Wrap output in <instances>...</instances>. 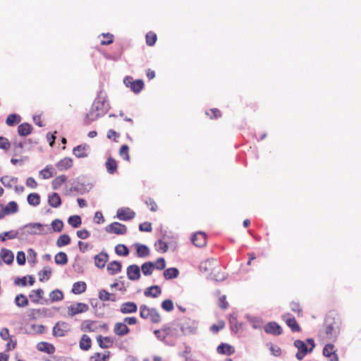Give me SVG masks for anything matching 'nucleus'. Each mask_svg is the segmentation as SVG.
Wrapping results in <instances>:
<instances>
[{"instance_id":"nucleus-46","label":"nucleus","mask_w":361,"mask_h":361,"mask_svg":"<svg viewBox=\"0 0 361 361\" xmlns=\"http://www.w3.org/2000/svg\"><path fill=\"white\" fill-rule=\"evenodd\" d=\"M67 177L65 175H60L55 178L51 182V186L54 190H58L63 183H66Z\"/></svg>"},{"instance_id":"nucleus-6","label":"nucleus","mask_w":361,"mask_h":361,"mask_svg":"<svg viewBox=\"0 0 361 361\" xmlns=\"http://www.w3.org/2000/svg\"><path fill=\"white\" fill-rule=\"evenodd\" d=\"M44 290L42 288H38L37 290H32L28 297L31 302L35 304L48 305L49 303V300L48 299L44 298Z\"/></svg>"},{"instance_id":"nucleus-63","label":"nucleus","mask_w":361,"mask_h":361,"mask_svg":"<svg viewBox=\"0 0 361 361\" xmlns=\"http://www.w3.org/2000/svg\"><path fill=\"white\" fill-rule=\"evenodd\" d=\"M16 261L18 265L23 266L26 262L25 254L23 251H18L16 256Z\"/></svg>"},{"instance_id":"nucleus-45","label":"nucleus","mask_w":361,"mask_h":361,"mask_svg":"<svg viewBox=\"0 0 361 361\" xmlns=\"http://www.w3.org/2000/svg\"><path fill=\"white\" fill-rule=\"evenodd\" d=\"M54 261L58 265H65L68 261V256L66 252H59L55 255Z\"/></svg>"},{"instance_id":"nucleus-40","label":"nucleus","mask_w":361,"mask_h":361,"mask_svg":"<svg viewBox=\"0 0 361 361\" xmlns=\"http://www.w3.org/2000/svg\"><path fill=\"white\" fill-rule=\"evenodd\" d=\"M95 321L84 320L81 324V330L87 332H94L97 330V326H93Z\"/></svg>"},{"instance_id":"nucleus-37","label":"nucleus","mask_w":361,"mask_h":361,"mask_svg":"<svg viewBox=\"0 0 361 361\" xmlns=\"http://www.w3.org/2000/svg\"><path fill=\"white\" fill-rule=\"evenodd\" d=\"M140 269L145 276H150L156 269L155 264L151 261L145 262L141 265Z\"/></svg>"},{"instance_id":"nucleus-2","label":"nucleus","mask_w":361,"mask_h":361,"mask_svg":"<svg viewBox=\"0 0 361 361\" xmlns=\"http://www.w3.org/2000/svg\"><path fill=\"white\" fill-rule=\"evenodd\" d=\"M341 316L336 311H330L324 319L325 332L329 338H336L341 330Z\"/></svg>"},{"instance_id":"nucleus-59","label":"nucleus","mask_w":361,"mask_h":361,"mask_svg":"<svg viewBox=\"0 0 361 361\" xmlns=\"http://www.w3.org/2000/svg\"><path fill=\"white\" fill-rule=\"evenodd\" d=\"M157 39V35L152 32H149L146 35V44L152 47L154 45Z\"/></svg>"},{"instance_id":"nucleus-34","label":"nucleus","mask_w":361,"mask_h":361,"mask_svg":"<svg viewBox=\"0 0 361 361\" xmlns=\"http://www.w3.org/2000/svg\"><path fill=\"white\" fill-rule=\"evenodd\" d=\"M179 270L176 267H170L164 271V277L166 280L176 279L179 275Z\"/></svg>"},{"instance_id":"nucleus-43","label":"nucleus","mask_w":361,"mask_h":361,"mask_svg":"<svg viewBox=\"0 0 361 361\" xmlns=\"http://www.w3.org/2000/svg\"><path fill=\"white\" fill-rule=\"evenodd\" d=\"M49 302H59L63 299V293L62 290L59 289H55L49 293Z\"/></svg>"},{"instance_id":"nucleus-7","label":"nucleus","mask_w":361,"mask_h":361,"mask_svg":"<svg viewBox=\"0 0 361 361\" xmlns=\"http://www.w3.org/2000/svg\"><path fill=\"white\" fill-rule=\"evenodd\" d=\"M70 330V325L66 322L59 321L55 324L52 329V334L55 337L65 336Z\"/></svg>"},{"instance_id":"nucleus-9","label":"nucleus","mask_w":361,"mask_h":361,"mask_svg":"<svg viewBox=\"0 0 361 361\" xmlns=\"http://www.w3.org/2000/svg\"><path fill=\"white\" fill-rule=\"evenodd\" d=\"M89 310V306L83 302H76L68 307V314L73 317L78 314L86 312Z\"/></svg>"},{"instance_id":"nucleus-56","label":"nucleus","mask_w":361,"mask_h":361,"mask_svg":"<svg viewBox=\"0 0 361 361\" xmlns=\"http://www.w3.org/2000/svg\"><path fill=\"white\" fill-rule=\"evenodd\" d=\"M18 180V178H10L9 176H2L1 178H0V181L1 183L6 187V188H12V184H11V182L14 181V182H17Z\"/></svg>"},{"instance_id":"nucleus-21","label":"nucleus","mask_w":361,"mask_h":361,"mask_svg":"<svg viewBox=\"0 0 361 361\" xmlns=\"http://www.w3.org/2000/svg\"><path fill=\"white\" fill-rule=\"evenodd\" d=\"M137 310V304L135 302H126L121 305L120 311L123 314L135 313Z\"/></svg>"},{"instance_id":"nucleus-3","label":"nucleus","mask_w":361,"mask_h":361,"mask_svg":"<svg viewBox=\"0 0 361 361\" xmlns=\"http://www.w3.org/2000/svg\"><path fill=\"white\" fill-rule=\"evenodd\" d=\"M83 179L84 178L82 177L77 178L73 181L72 186L69 189V191L76 192L80 195H84L85 193L89 192L93 185L91 183H86Z\"/></svg>"},{"instance_id":"nucleus-50","label":"nucleus","mask_w":361,"mask_h":361,"mask_svg":"<svg viewBox=\"0 0 361 361\" xmlns=\"http://www.w3.org/2000/svg\"><path fill=\"white\" fill-rule=\"evenodd\" d=\"M171 332V328H166V329H163V331H161V330H158V329L154 331V334L156 336V337L159 341H161L164 342L165 343H166V342L164 341L166 336L169 334Z\"/></svg>"},{"instance_id":"nucleus-64","label":"nucleus","mask_w":361,"mask_h":361,"mask_svg":"<svg viewBox=\"0 0 361 361\" xmlns=\"http://www.w3.org/2000/svg\"><path fill=\"white\" fill-rule=\"evenodd\" d=\"M110 294L106 290L102 289L99 291L98 298L102 301H109Z\"/></svg>"},{"instance_id":"nucleus-29","label":"nucleus","mask_w":361,"mask_h":361,"mask_svg":"<svg viewBox=\"0 0 361 361\" xmlns=\"http://www.w3.org/2000/svg\"><path fill=\"white\" fill-rule=\"evenodd\" d=\"M136 254L138 257H146L149 255V248L146 245L139 243H135Z\"/></svg>"},{"instance_id":"nucleus-38","label":"nucleus","mask_w":361,"mask_h":361,"mask_svg":"<svg viewBox=\"0 0 361 361\" xmlns=\"http://www.w3.org/2000/svg\"><path fill=\"white\" fill-rule=\"evenodd\" d=\"M87 289V285L84 281H77L73 283L72 288V293L78 295L84 293Z\"/></svg>"},{"instance_id":"nucleus-33","label":"nucleus","mask_w":361,"mask_h":361,"mask_svg":"<svg viewBox=\"0 0 361 361\" xmlns=\"http://www.w3.org/2000/svg\"><path fill=\"white\" fill-rule=\"evenodd\" d=\"M105 166L109 174H114L116 172L118 169L117 161L111 157H109L106 161Z\"/></svg>"},{"instance_id":"nucleus-16","label":"nucleus","mask_w":361,"mask_h":361,"mask_svg":"<svg viewBox=\"0 0 361 361\" xmlns=\"http://www.w3.org/2000/svg\"><path fill=\"white\" fill-rule=\"evenodd\" d=\"M90 149L87 144H82L75 147L73 149V154L78 158H85L88 156L87 151Z\"/></svg>"},{"instance_id":"nucleus-11","label":"nucleus","mask_w":361,"mask_h":361,"mask_svg":"<svg viewBox=\"0 0 361 361\" xmlns=\"http://www.w3.org/2000/svg\"><path fill=\"white\" fill-rule=\"evenodd\" d=\"M264 331L268 334L279 336L282 334L281 326L276 322H269L264 327Z\"/></svg>"},{"instance_id":"nucleus-49","label":"nucleus","mask_w":361,"mask_h":361,"mask_svg":"<svg viewBox=\"0 0 361 361\" xmlns=\"http://www.w3.org/2000/svg\"><path fill=\"white\" fill-rule=\"evenodd\" d=\"M68 223L73 228H79L82 224V219L79 215H72L68 219Z\"/></svg>"},{"instance_id":"nucleus-28","label":"nucleus","mask_w":361,"mask_h":361,"mask_svg":"<svg viewBox=\"0 0 361 361\" xmlns=\"http://www.w3.org/2000/svg\"><path fill=\"white\" fill-rule=\"evenodd\" d=\"M73 166V159L70 157H65L56 163V166L61 171L68 170Z\"/></svg>"},{"instance_id":"nucleus-42","label":"nucleus","mask_w":361,"mask_h":361,"mask_svg":"<svg viewBox=\"0 0 361 361\" xmlns=\"http://www.w3.org/2000/svg\"><path fill=\"white\" fill-rule=\"evenodd\" d=\"M130 84L131 90L136 94L140 92L144 87V82L141 79L130 82Z\"/></svg>"},{"instance_id":"nucleus-22","label":"nucleus","mask_w":361,"mask_h":361,"mask_svg":"<svg viewBox=\"0 0 361 361\" xmlns=\"http://www.w3.org/2000/svg\"><path fill=\"white\" fill-rule=\"evenodd\" d=\"M97 341L99 348L102 349H106L111 348L113 345L114 341L109 336H102V335H99L97 336Z\"/></svg>"},{"instance_id":"nucleus-54","label":"nucleus","mask_w":361,"mask_h":361,"mask_svg":"<svg viewBox=\"0 0 361 361\" xmlns=\"http://www.w3.org/2000/svg\"><path fill=\"white\" fill-rule=\"evenodd\" d=\"M51 228L54 232L59 233L63 230V222L59 219H56L51 221Z\"/></svg>"},{"instance_id":"nucleus-14","label":"nucleus","mask_w":361,"mask_h":361,"mask_svg":"<svg viewBox=\"0 0 361 361\" xmlns=\"http://www.w3.org/2000/svg\"><path fill=\"white\" fill-rule=\"evenodd\" d=\"M135 213L130 208H119L116 212V217L121 221H129L133 219Z\"/></svg>"},{"instance_id":"nucleus-62","label":"nucleus","mask_w":361,"mask_h":361,"mask_svg":"<svg viewBox=\"0 0 361 361\" xmlns=\"http://www.w3.org/2000/svg\"><path fill=\"white\" fill-rule=\"evenodd\" d=\"M225 326V323L224 321H219V324H212L210 328H209V330L214 333V334H216L218 333L220 330L223 329Z\"/></svg>"},{"instance_id":"nucleus-15","label":"nucleus","mask_w":361,"mask_h":361,"mask_svg":"<svg viewBox=\"0 0 361 361\" xmlns=\"http://www.w3.org/2000/svg\"><path fill=\"white\" fill-rule=\"evenodd\" d=\"M20 235L24 236L25 235V232H20L19 229L14 231L11 230L9 231H5L0 233V240L1 242L6 241L7 239L12 240L17 238L18 235Z\"/></svg>"},{"instance_id":"nucleus-20","label":"nucleus","mask_w":361,"mask_h":361,"mask_svg":"<svg viewBox=\"0 0 361 361\" xmlns=\"http://www.w3.org/2000/svg\"><path fill=\"white\" fill-rule=\"evenodd\" d=\"M62 201L59 193L54 192L48 195V204L50 207L58 208L61 205Z\"/></svg>"},{"instance_id":"nucleus-30","label":"nucleus","mask_w":361,"mask_h":361,"mask_svg":"<svg viewBox=\"0 0 361 361\" xmlns=\"http://www.w3.org/2000/svg\"><path fill=\"white\" fill-rule=\"evenodd\" d=\"M48 312V309H30L28 310L27 317L30 320H37L38 317L42 314L46 315Z\"/></svg>"},{"instance_id":"nucleus-36","label":"nucleus","mask_w":361,"mask_h":361,"mask_svg":"<svg viewBox=\"0 0 361 361\" xmlns=\"http://www.w3.org/2000/svg\"><path fill=\"white\" fill-rule=\"evenodd\" d=\"M14 302L16 305L18 307H25L29 305V300L27 297L23 293L18 294L16 296L14 299Z\"/></svg>"},{"instance_id":"nucleus-5","label":"nucleus","mask_w":361,"mask_h":361,"mask_svg":"<svg viewBox=\"0 0 361 361\" xmlns=\"http://www.w3.org/2000/svg\"><path fill=\"white\" fill-rule=\"evenodd\" d=\"M294 346L298 348L295 357L298 360H302L306 355L312 352V349L307 346V343L302 340H295L294 341Z\"/></svg>"},{"instance_id":"nucleus-55","label":"nucleus","mask_w":361,"mask_h":361,"mask_svg":"<svg viewBox=\"0 0 361 361\" xmlns=\"http://www.w3.org/2000/svg\"><path fill=\"white\" fill-rule=\"evenodd\" d=\"M51 269L49 267H45L42 270L39 271L38 275L39 276V281L42 282L44 281V276H47V280L49 279V276L51 274Z\"/></svg>"},{"instance_id":"nucleus-8","label":"nucleus","mask_w":361,"mask_h":361,"mask_svg":"<svg viewBox=\"0 0 361 361\" xmlns=\"http://www.w3.org/2000/svg\"><path fill=\"white\" fill-rule=\"evenodd\" d=\"M105 231L109 233L124 235L127 232V227L119 222L114 221L106 226Z\"/></svg>"},{"instance_id":"nucleus-57","label":"nucleus","mask_w":361,"mask_h":361,"mask_svg":"<svg viewBox=\"0 0 361 361\" xmlns=\"http://www.w3.org/2000/svg\"><path fill=\"white\" fill-rule=\"evenodd\" d=\"M161 307L166 312H171L174 309L173 302L171 299H166L161 302Z\"/></svg>"},{"instance_id":"nucleus-44","label":"nucleus","mask_w":361,"mask_h":361,"mask_svg":"<svg viewBox=\"0 0 361 361\" xmlns=\"http://www.w3.org/2000/svg\"><path fill=\"white\" fill-rule=\"evenodd\" d=\"M27 201L31 206L36 207L40 204V195L37 192H32L27 195Z\"/></svg>"},{"instance_id":"nucleus-60","label":"nucleus","mask_w":361,"mask_h":361,"mask_svg":"<svg viewBox=\"0 0 361 361\" xmlns=\"http://www.w3.org/2000/svg\"><path fill=\"white\" fill-rule=\"evenodd\" d=\"M269 350L272 355L279 357L281 355V349L278 345H273L272 343H267Z\"/></svg>"},{"instance_id":"nucleus-32","label":"nucleus","mask_w":361,"mask_h":361,"mask_svg":"<svg viewBox=\"0 0 361 361\" xmlns=\"http://www.w3.org/2000/svg\"><path fill=\"white\" fill-rule=\"evenodd\" d=\"M80 348L82 350L87 351L91 348L92 340L87 334H83L79 342Z\"/></svg>"},{"instance_id":"nucleus-58","label":"nucleus","mask_w":361,"mask_h":361,"mask_svg":"<svg viewBox=\"0 0 361 361\" xmlns=\"http://www.w3.org/2000/svg\"><path fill=\"white\" fill-rule=\"evenodd\" d=\"M150 314V308L148 307L146 305H141L140 307V315L144 319H149Z\"/></svg>"},{"instance_id":"nucleus-47","label":"nucleus","mask_w":361,"mask_h":361,"mask_svg":"<svg viewBox=\"0 0 361 361\" xmlns=\"http://www.w3.org/2000/svg\"><path fill=\"white\" fill-rule=\"evenodd\" d=\"M71 239L68 234H63L60 235L56 240V246L61 247L68 245L71 243Z\"/></svg>"},{"instance_id":"nucleus-26","label":"nucleus","mask_w":361,"mask_h":361,"mask_svg":"<svg viewBox=\"0 0 361 361\" xmlns=\"http://www.w3.org/2000/svg\"><path fill=\"white\" fill-rule=\"evenodd\" d=\"M161 293V288L158 285H153L147 288L144 292L146 297L157 298Z\"/></svg>"},{"instance_id":"nucleus-35","label":"nucleus","mask_w":361,"mask_h":361,"mask_svg":"<svg viewBox=\"0 0 361 361\" xmlns=\"http://www.w3.org/2000/svg\"><path fill=\"white\" fill-rule=\"evenodd\" d=\"M228 322L231 331L236 334L242 326V324L238 323L237 314L235 313L231 314L229 316Z\"/></svg>"},{"instance_id":"nucleus-31","label":"nucleus","mask_w":361,"mask_h":361,"mask_svg":"<svg viewBox=\"0 0 361 361\" xmlns=\"http://www.w3.org/2000/svg\"><path fill=\"white\" fill-rule=\"evenodd\" d=\"M122 264L120 262L114 260L107 265V271L110 275H115L121 271Z\"/></svg>"},{"instance_id":"nucleus-19","label":"nucleus","mask_w":361,"mask_h":361,"mask_svg":"<svg viewBox=\"0 0 361 361\" xmlns=\"http://www.w3.org/2000/svg\"><path fill=\"white\" fill-rule=\"evenodd\" d=\"M114 332L118 336H123L130 332V329L124 322H117L114 325Z\"/></svg>"},{"instance_id":"nucleus-17","label":"nucleus","mask_w":361,"mask_h":361,"mask_svg":"<svg viewBox=\"0 0 361 361\" xmlns=\"http://www.w3.org/2000/svg\"><path fill=\"white\" fill-rule=\"evenodd\" d=\"M109 255L105 251H102L99 254L94 256V264L98 268L104 267L106 262L108 261Z\"/></svg>"},{"instance_id":"nucleus-48","label":"nucleus","mask_w":361,"mask_h":361,"mask_svg":"<svg viewBox=\"0 0 361 361\" xmlns=\"http://www.w3.org/2000/svg\"><path fill=\"white\" fill-rule=\"evenodd\" d=\"M115 252L118 256L126 257L129 255L130 250L124 244H118L115 247Z\"/></svg>"},{"instance_id":"nucleus-25","label":"nucleus","mask_w":361,"mask_h":361,"mask_svg":"<svg viewBox=\"0 0 361 361\" xmlns=\"http://www.w3.org/2000/svg\"><path fill=\"white\" fill-rule=\"evenodd\" d=\"M37 348L39 351L46 353L47 354H53L56 350L53 344L45 341L38 343Z\"/></svg>"},{"instance_id":"nucleus-13","label":"nucleus","mask_w":361,"mask_h":361,"mask_svg":"<svg viewBox=\"0 0 361 361\" xmlns=\"http://www.w3.org/2000/svg\"><path fill=\"white\" fill-rule=\"evenodd\" d=\"M127 277L130 281H137L140 279V268L137 264H131L127 267Z\"/></svg>"},{"instance_id":"nucleus-12","label":"nucleus","mask_w":361,"mask_h":361,"mask_svg":"<svg viewBox=\"0 0 361 361\" xmlns=\"http://www.w3.org/2000/svg\"><path fill=\"white\" fill-rule=\"evenodd\" d=\"M290 314L287 313L282 315V319L286 322L287 326L291 329L293 332H300L301 328L297 322L294 317H290Z\"/></svg>"},{"instance_id":"nucleus-53","label":"nucleus","mask_w":361,"mask_h":361,"mask_svg":"<svg viewBox=\"0 0 361 361\" xmlns=\"http://www.w3.org/2000/svg\"><path fill=\"white\" fill-rule=\"evenodd\" d=\"M30 224L31 223H28L23 226H20L18 229L20 232H25V235H37V231H36V228L30 227Z\"/></svg>"},{"instance_id":"nucleus-61","label":"nucleus","mask_w":361,"mask_h":361,"mask_svg":"<svg viewBox=\"0 0 361 361\" xmlns=\"http://www.w3.org/2000/svg\"><path fill=\"white\" fill-rule=\"evenodd\" d=\"M11 145V142L6 137H5L4 136H0V149H1L8 150L10 148Z\"/></svg>"},{"instance_id":"nucleus-41","label":"nucleus","mask_w":361,"mask_h":361,"mask_svg":"<svg viewBox=\"0 0 361 361\" xmlns=\"http://www.w3.org/2000/svg\"><path fill=\"white\" fill-rule=\"evenodd\" d=\"M21 121V117L18 114H9L6 120V123L8 126H14Z\"/></svg>"},{"instance_id":"nucleus-10","label":"nucleus","mask_w":361,"mask_h":361,"mask_svg":"<svg viewBox=\"0 0 361 361\" xmlns=\"http://www.w3.org/2000/svg\"><path fill=\"white\" fill-rule=\"evenodd\" d=\"M191 242L197 247H202L206 245L207 235L204 232L198 231L191 236Z\"/></svg>"},{"instance_id":"nucleus-4","label":"nucleus","mask_w":361,"mask_h":361,"mask_svg":"<svg viewBox=\"0 0 361 361\" xmlns=\"http://www.w3.org/2000/svg\"><path fill=\"white\" fill-rule=\"evenodd\" d=\"M180 330L183 335H192L197 334V324L194 320L185 319L184 322L180 324Z\"/></svg>"},{"instance_id":"nucleus-27","label":"nucleus","mask_w":361,"mask_h":361,"mask_svg":"<svg viewBox=\"0 0 361 361\" xmlns=\"http://www.w3.org/2000/svg\"><path fill=\"white\" fill-rule=\"evenodd\" d=\"M32 126L28 123H23L18 126V133L20 136L26 137L32 133Z\"/></svg>"},{"instance_id":"nucleus-24","label":"nucleus","mask_w":361,"mask_h":361,"mask_svg":"<svg viewBox=\"0 0 361 361\" xmlns=\"http://www.w3.org/2000/svg\"><path fill=\"white\" fill-rule=\"evenodd\" d=\"M1 259L6 264H11L13 262L14 255L12 251L6 248H1L0 251Z\"/></svg>"},{"instance_id":"nucleus-1","label":"nucleus","mask_w":361,"mask_h":361,"mask_svg":"<svg viewBox=\"0 0 361 361\" xmlns=\"http://www.w3.org/2000/svg\"><path fill=\"white\" fill-rule=\"evenodd\" d=\"M106 94L100 90L91 106L90 111L85 115L84 123L89 125L91 122L105 115L109 109V104H106Z\"/></svg>"},{"instance_id":"nucleus-52","label":"nucleus","mask_w":361,"mask_h":361,"mask_svg":"<svg viewBox=\"0 0 361 361\" xmlns=\"http://www.w3.org/2000/svg\"><path fill=\"white\" fill-rule=\"evenodd\" d=\"M149 319L154 324H158L161 322V316L156 308H150Z\"/></svg>"},{"instance_id":"nucleus-51","label":"nucleus","mask_w":361,"mask_h":361,"mask_svg":"<svg viewBox=\"0 0 361 361\" xmlns=\"http://www.w3.org/2000/svg\"><path fill=\"white\" fill-rule=\"evenodd\" d=\"M334 355H337L334 350V345L331 343L325 345L323 348V355L326 357H331V356H334Z\"/></svg>"},{"instance_id":"nucleus-18","label":"nucleus","mask_w":361,"mask_h":361,"mask_svg":"<svg viewBox=\"0 0 361 361\" xmlns=\"http://www.w3.org/2000/svg\"><path fill=\"white\" fill-rule=\"evenodd\" d=\"M216 351L221 355H231L234 354L235 348L230 344L221 343L218 345Z\"/></svg>"},{"instance_id":"nucleus-39","label":"nucleus","mask_w":361,"mask_h":361,"mask_svg":"<svg viewBox=\"0 0 361 361\" xmlns=\"http://www.w3.org/2000/svg\"><path fill=\"white\" fill-rule=\"evenodd\" d=\"M29 226L36 228L37 235H42L51 232L50 228H48V225H44L41 223H31Z\"/></svg>"},{"instance_id":"nucleus-23","label":"nucleus","mask_w":361,"mask_h":361,"mask_svg":"<svg viewBox=\"0 0 361 361\" xmlns=\"http://www.w3.org/2000/svg\"><path fill=\"white\" fill-rule=\"evenodd\" d=\"M5 215L16 214L18 212V204L15 201L9 202L5 207L0 204Z\"/></svg>"}]
</instances>
